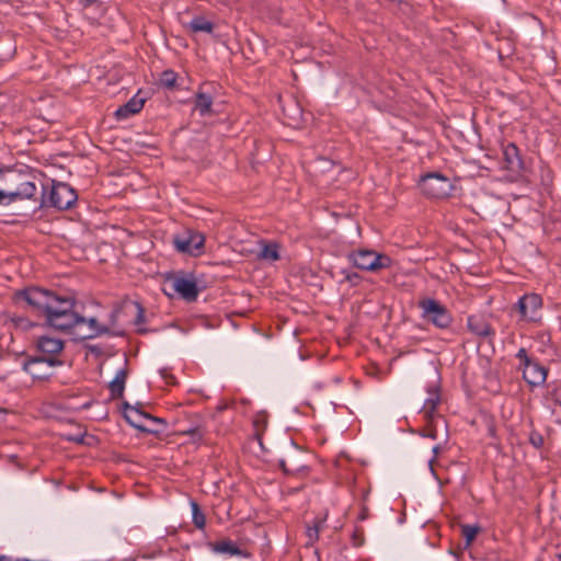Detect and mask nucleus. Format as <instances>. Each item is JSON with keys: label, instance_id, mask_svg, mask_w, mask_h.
<instances>
[{"label": "nucleus", "instance_id": "obj_1", "mask_svg": "<svg viewBox=\"0 0 561 561\" xmlns=\"http://www.w3.org/2000/svg\"><path fill=\"white\" fill-rule=\"evenodd\" d=\"M18 300L26 302L39 313H44L50 327L58 330H70L76 323L85 322L73 310V302L67 298L57 297L39 288H30L18 294Z\"/></svg>", "mask_w": 561, "mask_h": 561}, {"label": "nucleus", "instance_id": "obj_2", "mask_svg": "<svg viewBox=\"0 0 561 561\" xmlns=\"http://www.w3.org/2000/svg\"><path fill=\"white\" fill-rule=\"evenodd\" d=\"M422 192L432 198H444L450 195L454 186L450 181L438 173L426 174L420 181Z\"/></svg>", "mask_w": 561, "mask_h": 561}, {"label": "nucleus", "instance_id": "obj_3", "mask_svg": "<svg viewBox=\"0 0 561 561\" xmlns=\"http://www.w3.org/2000/svg\"><path fill=\"white\" fill-rule=\"evenodd\" d=\"M162 290L168 296H171L172 291L178 293L188 301L194 300L198 294L196 283L192 278L176 275L165 278Z\"/></svg>", "mask_w": 561, "mask_h": 561}, {"label": "nucleus", "instance_id": "obj_4", "mask_svg": "<svg viewBox=\"0 0 561 561\" xmlns=\"http://www.w3.org/2000/svg\"><path fill=\"white\" fill-rule=\"evenodd\" d=\"M77 199L75 191L66 183L53 184L48 198L43 199V205H51L58 209L69 208Z\"/></svg>", "mask_w": 561, "mask_h": 561}, {"label": "nucleus", "instance_id": "obj_5", "mask_svg": "<svg viewBox=\"0 0 561 561\" xmlns=\"http://www.w3.org/2000/svg\"><path fill=\"white\" fill-rule=\"evenodd\" d=\"M137 405H130L128 403H124V416L126 421L134 427L145 431V432H158V428L152 426V424L161 423V420L158 417H152L149 414L142 412Z\"/></svg>", "mask_w": 561, "mask_h": 561}, {"label": "nucleus", "instance_id": "obj_6", "mask_svg": "<svg viewBox=\"0 0 561 561\" xmlns=\"http://www.w3.org/2000/svg\"><path fill=\"white\" fill-rule=\"evenodd\" d=\"M390 263L391 260L388 256L377 254L370 250H358L353 255V264L362 270L376 271L388 267Z\"/></svg>", "mask_w": 561, "mask_h": 561}, {"label": "nucleus", "instance_id": "obj_7", "mask_svg": "<svg viewBox=\"0 0 561 561\" xmlns=\"http://www.w3.org/2000/svg\"><path fill=\"white\" fill-rule=\"evenodd\" d=\"M423 318L433 322L438 328H446L450 323V317L444 306L438 301L425 298L420 302Z\"/></svg>", "mask_w": 561, "mask_h": 561}, {"label": "nucleus", "instance_id": "obj_8", "mask_svg": "<svg viewBox=\"0 0 561 561\" xmlns=\"http://www.w3.org/2000/svg\"><path fill=\"white\" fill-rule=\"evenodd\" d=\"M60 362L54 358H34L24 364V370L34 379L44 380L53 375L54 368Z\"/></svg>", "mask_w": 561, "mask_h": 561}, {"label": "nucleus", "instance_id": "obj_9", "mask_svg": "<svg viewBox=\"0 0 561 561\" xmlns=\"http://www.w3.org/2000/svg\"><path fill=\"white\" fill-rule=\"evenodd\" d=\"M205 238L203 234L187 231L182 236H178L174 239L175 248L183 253H188L191 255H197L202 252L204 247Z\"/></svg>", "mask_w": 561, "mask_h": 561}, {"label": "nucleus", "instance_id": "obj_10", "mask_svg": "<svg viewBox=\"0 0 561 561\" xmlns=\"http://www.w3.org/2000/svg\"><path fill=\"white\" fill-rule=\"evenodd\" d=\"M36 192V186L33 182L24 181L19 184L16 188H5L3 193V203H12L15 201L32 198Z\"/></svg>", "mask_w": 561, "mask_h": 561}, {"label": "nucleus", "instance_id": "obj_11", "mask_svg": "<svg viewBox=\"0 0 561 561\" xmlns=\"http://www.w3.org/2000/svg\"><path fill=\"white\" fill-rule=\"evenodd\" d=\"M541 308V298L538 295H525L518 301V309L527 320H536Z\"/></svg>", "mask_w": 561, "mask_h": 561}, {"label": "nucleus", "instance_id": "obj_12", "mask_svg": "<svg viewBox=\"0 0 561 561\" xmlns=\"http://www.w3.org/2000/svg\"><path fill=\"white\" fill-rule=\"evenodd\" d=\"M523 375L525 380L530 386H540L545 382L547 377V370L543 366L538 363L531 362L529 358H526V364L523 368Z\"/></svg>", "mask_w": 561, "mask_h": 561}, {"label": "nucleus", "instance_id": "obj_13", "mask_svg": "<svg viewBox=\"0 0 561 561\" xmlns=\"http://www.w3.org/2000/svg\"><path fill=\"white\" fill-rule=\"evenodd\" d=\"M428 435L433 438H439L440 440L437 444L431 445L430 449L434 455H438L439 453L450 451L449 448L446 447L445 438V421L442 417H436L433 420L432 430Z\"/></svg>", "mask_w": 561, "mask_h": 561}, {"label": "nucleus", "instance_id": "obj_14", "mask_svg": "<svg viewBox=\"0 0 561 561\" xmlns=\"http://www.w3.org/2000/svg\"><path fill=\"white\" fill-rule=\"evenodd\" d=\"M505 168L514 174H518L523 169V163L518 154L517 148L513 144H508L503 151Z\"/></svg>", "mask_w": 561, "mask_h": 561}, {"label": "nucleus", "instance_id": "obj_15", "mask_svg": "<svg viewBox=\"0 0 561 561\" xmlns=\"http://www.w3.org/2000/svg\"><path fill=\"white\" fill-rule=\"evenodd\" d=\"M145 99L133 98L126 104L118 107L115 112L117 119H126L131 115L137 114L144 107Z\"/></svg>", "mask_w": 561, "mask_h": 561}, {"label": "nucleus", "instance_id": "obj_16", "mask_svg": "<svg viewBox=\"0 0 561 561\" xmlns=\"http://www.w3.org/2000/svg\"><path fill=\"white\" fill-rule=\"evenodd\" d=\"M75 328L81 331L83 337H94L107 331L105 327L99 324L95 318L85 319V322L76 323Z\"/></svg>", "mask_w": 561, "mask_h": 561}, {"label": "nucleus", "instance_id": "obj_17", "mask_svg": "<svg viewBox=\"0 0 561 561\" xmlns=\"http://www.w3.org/2000/svg\"><path fill=\"white\" fill-rule=\"evenodd\" d=\"M37 346L43 353L55 354L61 351L62 342L58 339L42 336L37 341Z\"/></svg>", "mask_w": 561, "mask_h": 561}, {"label": "nucleus", "instance_id": "obj_18", "mask_svg": "<svg viewBox=\"0 0 561 561\" xmlns=\"http://www.w3.org/2000/svg\"><path fill=\"white\" fill-rule=\"evenodd\" d=\"M186 27L193 33L204 32L210 34L214 30V24L203 16H196L186 25Z\"/></svg>", "mask_w": 561, "mask_h": 561}, {"label": "nucleus", "instance_id": "obj_19", "mask_svg": "<svg viewBox=\"0 0 561 561\" xmlns=\"http://www.w3.org/2000/svg\"><path fill=\"white\" fill-rule=\"evenodd\" d=\"M261 252L259 253V259L268 261V262H275L280 259L279 252H278V245L276 243H261Z\"/></svg>", "mask_w": 561, "mask_h": 561}, {"label": "nucleus", "instance_id": "obj_20", "mask_svg": "<svg viewBox=\"0 0 561 561\" xmlns=\"http://www.w3.org/2000/svg\"><path fill=\"white\" fill-rule=\"evenodd\" d=\"M213 99L210 95L199 92L196 95L195 110L202 115L211 113Z\"/></svg>", "mask_w": 561, "mask_h": 561}, {"label": "nucleus", "instance_id": "obj_21", "mask_svg": "<svg viewBox=\"0 0 561 561\" xmlns=\"http://www.w3.org/2000/svg\"><path fill=\"white\" fill-rule=\"evenodd\" d=\"M126 380V371L119 370L110 383L111 392L114 397H122Z\"/></svg>", "mask_w": 561, "mask_h": 561}, {"label": "nucleus", "instance_id": "obj_22", "mask_svg": "<svg viewBox=\"0 0 561 561\" xmlns=\"http://www.w3.org/2000/svg\"><path fill=\"white\" fill-rule=\"evenodd\" d=\"M325 518H318L313 522L312 525L307 526L306 535L308 538V543L312 545L319 538V533L323 528Z\"/></svg>", "mask_w": 561, "mask_h": 561}, {"label": "nucleus", "instance_id": "obj_23", "mask_svg": "<svg viewBox=\"0 0 561 561\" xmlns=\"http://www.w3.org/2000/svg\"><path fill=\"white\" fill-rule=\"evenodd\" d=\"M253 425H254V428H255V435L257 437V443L260 444L261 446V449L263 453H268L270 450L266 449L263 445H262V442H261V433L266 428L267 426V419H266V415L264 413H261V414H257L254 422H253Z\"/></svg>", "mask_w": 561, "mask_h": 561}, {"label": "nucleus", "instance_id": "obj_24", "mask_svg": "<svg viewBox=\"0 0 561 561\" xmlns=\"http://www.w3.org/2000/svg\"><path fill=\"white\" fill-rule=\"evenodd\" d=\"M469 328L470 330L478 334V335H489L490 334V327L479 319H469Z\"/></svg>", "mask_w": 561, "mask_h": 561}, {"label": "nucleus", "instance_id": "obj_25", "mask_svg": "<svg viewBox=\"0 0 561 561\" xmlns=\"http://www.w3.org/2000/svg\"><path fill=\"white\" fill-rule=\"evenodd\" d=\"M461 531L466 538V546L468 547L481 531V528L478 525H463L461 526Z\"/></svg>", "mask_w": 561, "mask_h": 561}, {"label": "nucleus", "instance_id": "obj_26", "mask_svg": "<svg viewBox=\"0 0 561 561\" xmlns=\"http://www.w3.org/2000/svg\"><path fill=\"white\" fill-rule=\"evenodd\" d=\"M279 467L286 473H296L301 468L297 458H289V461L283 459L279 461Z\"/></svg>", "mask_w": 561, "mask_h": 561}, {"label": "nucleus", "instance_id": "obj_27", "mask_svg": "<svg viewBox=\"0 0 561 561\" xmlns=\"http://www.w3.org/2000/svg\"><path fill=\"white\" fill-rule=\"evenodd\" d=\"M215 550L217 552L229 553L231 556L240 553L238 547L229 541H224V542L218 543L216 546Z\"/></svg>", "mask_w": 561, "mask_h": 561}, {"label": "nucleus", "instance_id": "obj_28", "mask_svg": "<svg viewBox=\"0 0 561 561\" xmlns=\"http://www.w3.org/2000/svg\"><path fill=\"white\" fill-rule=\"evenodd\" d=\"M193 511V522L198 528H203L205 526V516L199 511L198 505L195 502L191 503Z\"/></svg>", "mask_w": 561, "mask_h": 561}, {"label": "nucleus", "instance_id": "obj_29", "mask_svg": "<svg viewBox=\"0 0 561 561\" xmlns=\"http://www.w3.org/2000/svg\"><path fill=\"white\" fill-rule=\"evenodd\" d=\"M176 75L172 70L164 71L160 77V84L167 88H172L175 83Z\"/></svg>", "mask_w": 561, "mask_h": 561}, {"label": "nucleus", "instance_id": "obj_30", "mask_svg": "<svg viewBox=\"0 0 561 561\" xmlns=\"http://www.w3.org/2000/svg\"><path fill=\"white\" fill-rule=\"evenodd\" d=\"M436 401H437V399H436V398L431 397V398L425 402L424 411H425V414H426V415H430V414L432 413V411H433V410H434V408H435Z\"/></svg>", "mask_w": 561, "mask_h": 561}, {"label": "nucleus", "instance_id": "obj_31", "mask_svg": "<svg viewBox=\"0 0 561 561\" xmlns=\"http://www.w3.org/2000/svg\"><path fill=\"white\" fill-rule=\"evenodd\" d=\"M517 356L520 358V360L525 365L526 364V358H528V356L526 354V351L524 348L519 350Z\"/></svg>", "mask_w": 561, "mask_h": 561}, {"label": "nucleus", "instance_id": "obj_32", "mask_svg": "<svg viewBox=\"0 0 561 561\" xmlns=\"http://www.w3.org/2000/svg\"><path fill=\"white\" fill-rule=\"evenodd\" d=\"M134 307H135V308L137 309V311H138V318H137V321H138V322H141V321H142V317H144V314H142L144 310H142V308H141L138 304H134Z\"/></svg>", "mask_w": 561, "mask_h": 561}, {"label": "nucleus", "instance_id": "obj_33", "mask_svg": "<svg viewBox=\"0 0 561 561\" xmlns=\"http://www.w3.org/2000/svg\"><path fill=\"white\" fill-rule=\"evenodd\" d=\"M79 3L83 4V5H90L92 4L95 0H78Z\"/></svg>", "mask_w": 561, "mask_h": 561}, {"label": "nucleus", "instance_id": "obj_34", "mask_svg": "<svg viewBox=\"0 0 561 561\" xmlns=\"http://www.w3.org/2000/svg\"><path fill=\"white\" fill-rule=\"evenodd\" d=\"M430 467H431V470L434 471L435 470V463H434V460H431L430 461Z\"/></svg>", "mask_w": 561, "mask_h": 561}, {"label": "nucleus", "instance_id": "obj_35", "mask_svg": "<svg viewBox=\"0 0 561 561\" xmlns=\"http://www.w3.org/2000/svg\"><path fill=\"white\" fill-rule=\"evenodd\" d=\"M288 444L295 446L293 440H288Z\"/></svg>", "mask_w": 561, "mask_h": 561}, {"label": "nucleus", "instance_id": "obj_36", "mask_svg": "<svg viewBox=\"0 0 561 561\" xmlns=\"http://www.w3.org/2000/svg\"><path fill=\"white\" fill-rule=\"evenodd\" d=\"M559 561H561V553L559 554Z\"/></svg>", "mask_w": 561, "mask_h": 561}, {"label": "nucleus", "instance_id": "obj_37", "mask_svg": "<svg viewBox=\"0 0 561 561\" xmlns=\"http://www.w3.org/2000/svg\"><path fill=\"white\" fill-rule=\"evenodd\" d=\"M0 561H2V560H0Z\"/></svg>", "mask_w": 561, "mask_h": 561}]
</instances>
